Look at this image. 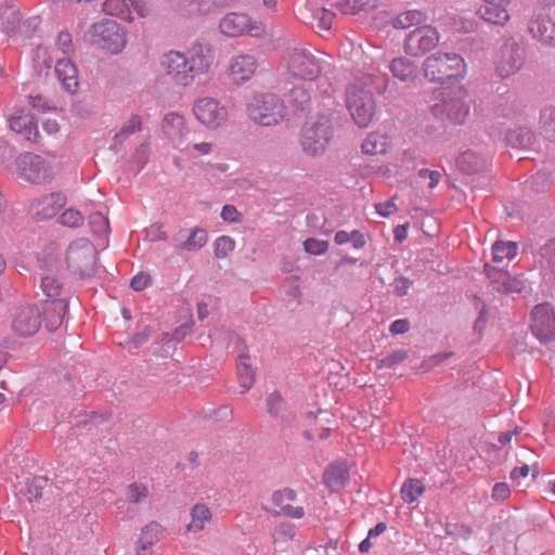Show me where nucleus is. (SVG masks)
Instances as JSON below:
<instances>
[{"mask_svg":"<svg viewBox=\"0 0 555 555\" xmlns=\"http://www.w3.org/2000/svg\"><path fill=\"white\" fill-rule=\"evenodd\" d=\"M338 129L337 117L321 115L307 122L300 135L302 151L309 156L322 155Z\"/></svg>","mask_w":555,"mask_h":555,"instance_id":"nucleus-1","label":"nucleus"},{"mask_svg":"<svg viewBox=\"0 0 555 555\" xmlns=\"http://www.w3.org/2000/svg\"><path fill=\"white\" fill-rule=\"evenodd\" d=\"M423 73L431 82L446 83L463 79L466 75V64L456 53L438 52L424 61Z\"/></svg>","mask_w":555,"mask_h":555,"instance_id":"nucleus-2","label":"nucleus"},{"mask_svg":"<svg viewBox=\"0 0 555 555\" xmlns=\"http://www.w3.org/2000/svg\"><path fill=\"white\" fill-rule=\"evenodd\" d=\"M85 37L91 44L111 54L120 53L126 48L128 40L126 28L108 18L93 23L86 31Z\"/></svg>","mask_w":555,"mask_h":555,"instance_id":"nucleus-3","label":"nucleus"},{"mask_svg":"<svg viewBox=\"0 0 555 555\" xmlns=\"http://www.w3.org/2000/svg\"><path fill=\"white\" fill-rule=\"evenodd\" d=\"M249 118L264 127L279 124L285 117L283 100L274 93H256L247 103Z\"/></svg>","mask_w":555,"mask_h":555,"instance_id":"nucleus-4","label":"nucleus"},{"mask_svg":"<svg viewBox=\"0 0 555 555\" xmlns=\"http://www.w3.org/2000/svg\"><path fill=\"white\" fill-rule=\"evenodd\" d=\"M283 60L288 73L297 79L314 81L323 72L321 61L304 48L288 49Z\"/></svg>","mask_w":555,"mask_h":555,"instance_id":"nucleus-5","label":"nucleus"},{"mask_svg":"<svg viewBox=\"0 0 555 555\" xmlns=\"http://www.w3.org/2000/svg\"><path fill=\"white\" fill-rule=\"evenodd\" d=\"M96 254L95 247L88 238H77L67 248V267L82 279L90 276L94 273Z\"/></svg>","mask_w":555,"mask_h":555,"instance_id":"nucleus-6","label":"nucleus"},{"mask_svg":"<svg viewBox=\"0 0 555 555\" xmlns=\"http://www.w3.org/2000/svg\"><path fill=\"white\" fill-rule=\"evenodd\" d=\"M349 114L360 128H365L372 122L376 114V102L371 89L353 85L349 94Z\"/></svg>","mask_w":555,"mask_h":555,"instance_id":"nucleus-7","label":"nucleus"},{"mask_svg":"<svg viewBox=\"0 0 555 555\" xmlns=\"http://www.w3.org/2000/svg\"><path fill=\"white\" fill-rule=\"evenodd\" d=\"M220 31L228 37H237L248 34L251 37H262L266 26L262 22L253 21L248 14L231 12L219 22Z\"/></svg>","mask_w":555,"mask_h":555,"instance_id":"nucleus-8","label":"nucleus"},{"mask_svg":"<svg viewBox=\"0 0 555 555\" xmlns=\"http://www.w3.org/2000/svg\"><path fill=\"white\" fill-rule=\"evenodd\" d=\"M20 176L31 183H42L53 177L51 164L34 153L21 154L16 159Z\"/></svg>","mask_w":555,"mask_h":555,"instance_id":"nucleus-9","label":"nucleus"},{"mask_svg":"<svg viewBox=\"0 0 555 555\" xmlns=\"http://www.w3.org/2000/svg\"><path fill=\"white\" fill-rule=\"evenodd\" d=\"M11 315L12 330L23 337L35 335L42 324V310L35 304L20 305Z\"/></svg>","mask_w":555,"mask_h":555,"instance_id":"nucleus-10","label":"nucleus"},{"mask_svg":"<svg viewBox=\"0 0 555 555\" xmlns=\"http://www.w3.org/2000/svg\"><path fill=\"white\" fill-rule=\"evenodd\" d=\"M304 422L307 427L304 431V436L308 440H313L317 437L320 440H325L337 426L334 414L322 409H318L317 411H307L304 414Z\"/></svg>","mask_w":555,"mask_h":555,"instance_id":"nucleus-11","label":"nucleus"},{"mask_svg":"<svg viewBox=\"0 0 555 555\" xmlns=\"http://www.w3.org/2000/svg\"><path fill=\"white\" fill-rule=\"evenodd\" d=\"M196 119L209 129H217L228 119V109L214 98H202L193 105Z\"/></svg>","mask_w":555,"mask_h":555,"instance_id":"nucleus-12","label":"nucleus"},{"mask_svg":"<svg viewBox=\"0 0 555 555\" xmlns=\"http://www.w3.org/2000/svg\"><path fill=\"white\" fill-rule=\"evenodd\" d=\"M160 65L177 85L186 87L193 82L185 53L171 50L163 55Z\"/></svg>","mask_w":555,"mask_h":555,"instance_id":"nucleus-13","label":"nucleus"},{"mask_svg":"<svg viewBox=\"0 0 555 555\" xmlns=\"http://www.w3.org/2000/svg\"><path fill=\"white\" fill-rule=\"evenodd\" d=\"M531 331L541 343L555 340V313L548 304L537 305L532 310Z\"/></svg>","mask_w":555,"mask_h":555,"instance_id":"nucleus-14","label":"nucleus"},{"mask_svg":"<svg viewBox=\"0 0 555 555\" xmlns=\"http://www.w3.org/2000/svg\"><path fill=\"white\" fill-rule=\"evenodd\" d=\"M439 34L431 26H421L412 30L405 40V50L411 55H422L434 49L439 42Z\"/></svg>","mask_w":555,"mask_h":555,"instance_id":"nucleus-15","label":"nucleus"},{"mask_svg":"<svg viewBox=\"0 0 555 555\" xmlns=\"http://www.w3.org/2000/svg\"><path fill=\"white\" fill-rule=\"evenodd\" d=\"M258 62L253 54H237L230 59L228 76L234 85L249 81L257 69Z\"/></svg>","mask_w":555,"mask_h":555,"instance_id":"nucleus-16","label":"nucleus"},{"mask_svg":"<svg viewBox=\"0 0 555 555\" xmlns=\"http://www.w3.org/2000/svg\"><path fill=\"white\" fill-rule=\"evenodd\" d=\"M9 125L11 130L20 133L28 142H38L40 138L38 124L29 109H15V112L9 117Z\"/></svg>","mask_w":555,"mask_h":555,"instance_id":"nucleus-17","label":"nucleus"},{"mask_svg":"<svg viewBox=\"0 0 555 555\" xmlns=\"http://www.w3.org/2000/svg\"><path fill=\"white\" fill-rule=\"evenodd\" d=\"M509 4L511 0H481L477 15L487 23L505 26L511 20Z\"/></svg>","mask_w":555,"mask_h":555,"instance_id":"nucleus-18","label":"nucleus"},{"mask_svg":"<svg viewBox=\"0 0 555 555\" xmlns=\"http://www.w3.org/2000/svg\"><path fill=\"white\" fill-rule=\"evenodd\" d=\"M66 197L63 193H50L36 198L30 204V212L39 220H48L65 206Z\"/></svg>","mask_w":555,"mask_h":555,"instance_id":"nucleus-19","label":"nucleus"},{"mask_svg":"<svg viewBox=\"0 0 555 555\" xmlns=\"http://www.w3.org/2000/svg\"><path fill=\"white\" fill-rule=\"evenodd\" d=\"M162 127L164 133L177 150L183 149L184 141L192 135L184 117L178 113L166 114L163 119Z\"/></svg>","mask_w":555,"mask_h":555,"instance_id":"nucleus-20","label":"nucleus"},{"mask_svg":"<svg viewBox=\"0 0 555 555\" xmlns=\"http://www.w3.org/2000/svg\"><path fill=\"white\" fill-rule=\"evenodd\" d=\"M188 63L193 75V79L196 75L205 74L209 70L214 63L215 53L212 48L207 44H194L186 51Z\"/></svg>","mask_w":555,"mask_h":555,"instance_id":"nucleus-21","label":"nucleus"},{"mask_svg":"<svg viewBox=\"0 0 555 555\" xmlns=\"http://www.w3.org/2000/svg\"><path fill=\"white\" fill-rule=\"evenodd\" d=\"M172 8L184 15L209 14L229 5L233 0H169Z\"/></svg>","mask_w":555,"mask_h":555,"instance_id":"nucleus-22","label":"nucleus"},{"mask_svg":"<svg viewBox=\"0 0 555 555\" xmlns=\"http://www.w3.org/2000/svg\"><path fill=\"white\" fill-rule=\"evenodd\" d=\"M208 241L207 231L203 228L181 229L173 237L176 249L185 251H197Z\"/></svg>","mask_w":555,"mask_h":555,"instance_id":"nucleus-23","label":"nucleus"},{"mask_svg":"<svg viewBox=\"0 0 555 555\" xmlns=\"http://www.w3.org/2000/svg\"><path fill=\"white\" fill-rule=\"evenodd\" d=\"M486 271L494 284V288L500 293H520L526 287V281L521 275H511L506 271L490 269L488 266H486Z\"/></svg>","mask_w":555,"mask_h":555,"instance_id":"nucleus-24","label":"nucleus"},{"mask_svg":"<svg viewBox=\"0 0 555 555\" xmlns=\"http://www.w3.org/2000/svg\"><path fill=\"white\" fill-rule=\"evenodd\" d=\"M165 528L157 521L146 524L137 542V555H152L153 546L160 540Z\"/></svg>","mask_w":555,"mask_h":555,"instance_id":"nucleus-25","label":"nucleus"},{"mask_svg":"<svg viewBox=\"0 0 555 555\" xmlns=\"http://www.w3.org/2000/svg\"><path fill=\"white\" fill-rule=\"evenodd\" d=\"M54 73L67 92L75 93L77 91L78 70L76 65L68 57L64 56L56 61Z\"/></svg>","mask_w":555,"mask_h":555,"instance_id":"nucleus-26","label":"nucleus"},{"mask_svg":"<svg viewBox=\"0 0 555 555\" xmlns=\"http://www.w3.org/2000/svg\"><path fill=\"white\" fill-rule=\"evenodd\" d=\"M267 412L278 418L284 426H292L295 421V413L279 391H273L268 396Z\"/></svg>","mask_w":555,"mask_h":555,"instance_id":"nucleus-27","label":"nucleus"},{"mask_svg":"<svg viewBox=\"0 0 555 555\" xmlns=\"http://www.w3.org/2000/svg\"><path fill=\"white\" fill-rule=\"evenodd\" d=\"M528 28L535 39L555 47V23L551 18L543 16L532 18Z\"/></svg>","mask_w":555,"mask_h":555,"instance_id":"nucleus-28","label":"nucleus"},{"mask_svg":"<svg viewBox=\"0 0 555 555\" xmlns=\"http://www.w3.org/2000/svg\"><path fill=\"white\" fill-rule=\"evenodd\" d=\"M68 310V302L64 298L53 299L44 308V325L49 332L56 331L63 323Z\"/></svg>","mask_w":555,"mask_h":555,"instance_id":"nucleus-29","label":"nucleus"},{"mask_svg":"<svg viewBox=\"0 0 555 555\" xmlns=\"http://www.w3.org/2000/svg\"><path fill=\"white\" fill-rule=\"evenodd\" d=\"M347 481V464L332 463L323 474V483L332 492L340 491Z\"/></svg>","mask_w":555,"mask_h":555,"instance_id":"nucleus-30","label":"nucleus"},{"mask_svg":"<svg viewBox=\"0 0 555 555\" xmlns=\"http://www.w3.org/2000/svg\"><path fill=\"white\" fill-rule=\"evenodd\" d=\"M522 66V59L514 47H506L502 51V59L498 64V72L501 77H508L515 74Z\"/></svg>","mask_w":555,"mask_h":555,"instance_id":"nucleus-31","label":"nucleus"},{"mask_svg":"<svg viewBox=\"0 0 555 555\" xmlns=\"http://www.w3.org/2000/svg\"><path fill=\"white\" fill-rule=\"evenodd\" d=\"M0 18L4 33L11 38H17L22 22L20 9L12 4H5L1 8Z\"/></svg>","mask_w":555,"mask_h":555,"instance_id":"nucleus-32","label":"nucleus"},{"mask_svg":"<svg viewBox=\"0 0 555 555\" xmlns=\"http://www.w3.org/2000/svg\"><path fill=\"white\" fill-rule=\"evenodd\" d=\"M237 379L241 393H245L254 385L255 372L249 364V356L247 353H241L237 358Z\"/></svg>","mask_w":555,"mask_h":555,"instance_id":"nucleus-33","label":"nucleus"},{"mask_svg":"<svg viewBox=\"0 0 555 555\" xmlns=\"http://www.w3.org/2000/svg\"><path fill=\"white\" fill-rule=\"evenodd\" d=\"M48 479L42 476L27 477L24 485H21L18 492L26 498L28 502L38 500L42 495V489Z\"/></svg>","mask_w":555,"mask_h":555,"instance_id":"nucleus-34","label":"nucleus"},{"mask_svg":"<svg viewBox=\"0 0 555 555\" xmlns=\"http://www.w3.org/2000/svg\"><path fill=\"white\" fill-rule=\"evenodd\" d=\"M191 521L186 529L191 532H198L211 519L210 509L203 503H197L191 508Z\"/></svg>","mask_w":555,"mask_h":555,"instance_id":"nucleus-35","label":"nucleus"},{"mask_svg":"<svg viewBox=\"0 0 555 555\" xmlns=\"http://www.w3.org/2000/svg\"><path fill=\"white\" fill-rule=\"evenodd\" d=\"M390 70L392 75L402 80H412L417 75L416 66L405 57H397L390 64Z\"/></svg>","mask_w":555,"mask_h":555,"instance_id":"nucleus-36","label":"nucleus"},{"mask_svg":"<svg viewBox=\"0 0 555 555\" xmlns=\"http://www.w3.org/2000/svg\"><path fill=\"white\" fill-rule=\"evenodd\" d=\"M443 109L448 118L455 124H463L469 114V107L462 99L444 102Z\"/></svg>","mask_w":555,"mask_h":555,"instance_id":"nucleus-37","label":"nucleus"},{"mask_svg":"<svg viewBox=\"0 0 555 555\" xmlns=\"http://www.w3.org/2000/svg\"><path fill=\"white\" fill-rule=\"evenodd\" d=\"M362 152L367 155L383 154L387 150V138L384 134L372 132L363 141Z\"/></svg>","mask_w":555,"mask_h":555,"instance_id":"nucleus-38","label":"nucleus"},{"mask_svg":"<svg viewBox=\"0 0 555 555\" xmlns=\"http://www.w3.org/2000/svg\"><path fill=\"white\" fill-rule=\"evenodd\" d=\"M183 144L184 147L178 150L188 157L209 155L214 150V143L197 142L194 138H191V135L184 141Z\"/></svg>","mask_w":555,"mask_h":555,"instance_id":"nucleus-39","label":"nucleus"},{"mask_svg":"<svg viewBox=\"0 0 555 555\" xmlns=\"http://www.w3.org/2000/svg\"><path fill=\"white\" fill-rule=\"evenodd\" d=\"M539 129L545 139L555 142V108L546 107L541 112Z\"/></svg>","mask_w":555,"mask_h":555,"instance_id":"nucleus-40","label":"nucleus"},{"mask_svg":"<svg viewBox=\"0 0 555 555\" xmlns=\"http://www.w3.org/2000/svg\"><path fill=\"white\" fill-rule=\"evenodd\" d=\"M102 10L105 14L132 21L127 0H104L102 3Z\"/></svg>","mask_w":555,"mask_h":555,"instance_id":"nucleus-41","label":"nucleus"},{"mask_svg":"<svg viewBox=\"0 0 555 555\" xmlns=\"http://www.w3.org/2000/svg\"><path fill=\"white\" fill-rule=\"evenodd\" d=\"M287 98L288 102L300 111H305L311 100L309 90L302 85L294 86L288 91Z\"/></svg>","mask_w":555,"mask_h":555,"instance_id":"nucleus-42","label":"nucleus"},{"mask_svg":"<svg viewBox=\"0 0 555 555\" xmlns=\"http://www.w3.org/2000/svg\"><path fill=\"white\" fill-rule=\"evenodd\" d=\"M517 255V245L513 242H496L492 248V259L500 263L511 260Z\"/></svg>","mask_w":555,"mask_h":555,"instance_id":"nucleus-43","label":"nucleus"},{"mask_svg":"<svg viewBox=\"0 0 555 555\" xmlns=\"http://www.w3.org/2000/svg\"><path fill=\"white\" fill-rule=\"evenodd\" d=\"M426 21L424 12L418 10H409L397 16L393 22L396 28H409L413 25H418Z\"/></svg>","mask_w":555,"mask_h":555,"instance_id":"nucleus-44","label":"nucleus"},{"mask_svg":"<svg viewBox=\"0 0 555 555\" xmlns=\"http://www.w3.org/2000/svg\"><path fill=\"white\" fill-rule=\"evenodd\" d=\"M424 490L425 487L422 481L417 479H409L401 488L402 500L406 503H413L424 493Z\"/></svg>","mask_w":555,"mask_h":555,"instance_id":"nucleus-45","label":"nucleus"},{"mask_svg":"<svg viewBox=\"0 0 555 555\" xmlns=\"http://www.w3.org/2000/svg\"><path fill=\"white\" fill-rule=\"evenodd\" d=\"M40 288L47 297L54 299L61 294L63 283L54 274H42L40 278Z\"/></svg>","mask_w":555,"mask_h":555,"instance_id":"nucleus-46","label":"nucleus"},{"mask_svg":"<svg viewBox=\"0 0 555 555\" xmlns=\"http://www.w3.org/2000/svg\"><path fill=\"white\" fill-rule=\"evenodd\" d=\"M335 17L336 15L332 11L320 8L312 15L311 25L320 30H330Z\"/></svg>","mask_w":555,"mask_h":555,"instance_id":"nucleus-47","label":"nucleus"},{"mask_svg":"<svg viewBox=\"0 0 555 555\" xmlns=\"http://www.w3.org/2000/svg\"><path fill=\"white\" fill-rule=\"evenodd\" d=\"M142 120L139 115H132L114 137L117 143H121L127 137L141 130Z\"/></svg>","mask_w":555,"mask_h":555,"instance_id":"nucleus-48","label":"nucleus"},{"mask_svg":"<svg viewBox=\"0 0 555 555\" xmlns=\"http://www.w3.org/2000/svg\"><path fill=\"white\" fill-rule=\"evenodd\" d=\"M89 225L92 233L96 236H103L109 232L108 219L99 211L89 216Z\"/></svg>","mask_w":555,"mask_h":555,"instance_id":"nucleus-49","label":"nucleus"},{"mask_svg":"<svg viewBox=\"0 0 555 555\" xmlns=\"http://www.w3.org/2000/svg\"><path fill=\"white\" fill-rule=\"evenodd\" d=\"M457 165L462 171L473 173L482 165V160L475 153L465 152L460 156Z\"/></svg>","mask_w":555,"mask_h":555,"instance_id":"nucleus-50","label":"nucleus"},{"mask_svg":"<svg viewBox=\"0 0 555 555\" xmlns=\"http://www.w3.org/2000/svg\"><path fill=\"white\" fill-rule=\"evenodd\" d=\"M59 222L67 228H79L83 224L85 218L80 211L69 208L59 217Z\"/></svg>","mask_w":555,"mask_h":555,"instance_id":"nucleus-51","label":"nucleus"},{"mask_svg":"<svg viewBox=\"0 0 555 555\" xmlns=\"http://www.w3.org/2000/svg\"><path fill=\"white\" fill-rule=\"evenodd\" d=\"M216 258H225L235 247L233 238L227 235L219 236L214 243Z\"/></svg>","mask_w":555,"mask_h":555,"instance_id":"nucleus-52","label":"nucleus"},{"mask_svg":"<svg viewBox=\"0 0 555 555\" xmlns=\"http://www.w3.org/2000/svg\"><path fill=\"white\" fill-rule=\"evenodd\" d=\"M533 133L527 129H521L519 132H511L507 135L508 142L514 146L530 147L533 144Z\"/></svg>","mask_w":555,"mask_h":555,"instance_id":"nucleus-53","label":"nucleus"},{"mask_svg":"<svg viewBox=\"0 0 555 555\" xmlns=\"http://www.w3.org/2000/svg\"><path fill=\"white\" fill-rule=\"evenodd\" d=\"M41 20L38 15L27 17L21 22L17 38L28 39L34 36L36 30L39 28Z\"/></svg>","mask_w":555,"mask_h":555,"instance_id":"nucleus-54","label":"nucleus"},{"mask_svg":"<svg viewBox=\"0 0 555 555\" xmlns=\"http://www.w3.org/2000/svg\"><path fill=\"white\" fill-rule=\"evenodd\" d=\"M149 494L150 492L146 486L134 482L128 487L127 499L133 504H139L147 499Z\"/></svg>","mask_w":555,"mask_h":555,"instance_id":"nucleus-55","label":"nucleus"},{"mask_svg":"<svg viewBox=\"0 0 555 555\" xmlns=\"http://www.w3.org/2000/svg\"><path fill=\"white\" fill-rule=\"evenodd\" d=\"M328 248V243L326 241L318 240V238H307L304 242V249L306 253L320 256L326 253Z\"/></svg>","mask_w":555,"mask_h":555,"instance_id":"nucleus-56","label":"nucleus"},{"mask_svg":"<svg viewBox=\"0 0 555 555\" xmlns=\"http://www.w3.org/2000/svg\"><path fill=\"white\" fill-rule=\"evenodd\" d=\"M295 499L296 492L288 488L274 491L272 494L273 504L279 506L281 509L283 508V505L289 504V502L295 501Z\"/></svg>","mask_w":555,"mask_h":555,"instance_id":"nucleus-57","label":"nucleus"},{"mask_svg":"<svg viewBox=\"0 0 555 555\" xmlns=\"http://www.w3.org/2000/svg\"><path fill=\"white\" fill-rule=\"evenodd\" d=\"M296 534V527L291 524V522H282L280 524L274 532H273V539L274 541H280V540H291L295 537Z\"/></svg>","mask_w":555,"mask_h":555,"instance_id":"nucleus-58","label":"nucleus"},{"mask_svg":"<svg viewBox=\"0 0 555 555\" xmlns=\"http://www.w3.org/2000/svg\"><path fill=\"white\" fill-rule=\"evenodd\" d=\"M29 103L35 109L42 113L49 112L54 108L53 102L41 94L30 95Z\"/></svg>","mask_w":555,"mask_h":555,"instance_id":"nucleus-59","label":"nucleus"},{"mask_svg":"<svg viewBox=\"0 0 555 555\" xmlns=\"http://www.w3.org/2000/svg\"><path fill=\"white\" fill-rule=\"evenodd\" d=\"M55 46L64 55H67L73 50L70 34L67 31L59 33L55 40Z\"/></svg>","mask_w":555,"mask_h":555,"instance_id":"nucleus-60","label":"nucleus"},{"mask_svg":"<svg viewBox=\"0 0 555 555\" xmlns=\"http://www.w3.org/2000/svg\"><path fill=\"white\" fill-rule=\"evenodd\" d=\"M220 217L222 220L231 223H237L242 221V215L233 205H224L222 207Z\"/></svg>","mask_w":555,"mask_h":555,"instance_id":"nucleus-61","label":"nucleus"},{"mask_svg":"<svg viewBox=\"0 0 555 555\" xmlns=\"http://www.w3.org/2000/svg\"><path fill=\"white\" fill-rule=\"evenodd\" d=\"M379 0H354L351 8V13L356 14L359 12H369L378 7Z\"/></svg>","mask_w":555,"mask_h":555,"instance_id":"nucleus-62","label":"nucleus"},{"mask_svg":"<svg viewBox=\"0 0 555 555\" xmlns=\"http://www.w3.org/2000/svg\"><path fill=\"white\" fill-rule=\"evenodd\" d=\"M151 283L150 276L145 273H138L130 281V286L135 292L145 289Z\"/></svg>","mask_w":555,"mask_h":555,"instance_id":"nucleus-63","label":"nucleus"},{"mask_svg":"<svg viewBox=\"0 0 555 555\" xmlns=\"http://www.w3.org/2000/svg\"><path fill=\"white\" fill-rule=\"evenodd\" d=\"M511 495V489L507 483L499 482L495 483L492 489V499L495 501H504Z\"/></svg>","mask_w":555,"mask_h":555,"instance_id":"nucleus-64","label":"nucleus"}]
</instances>
